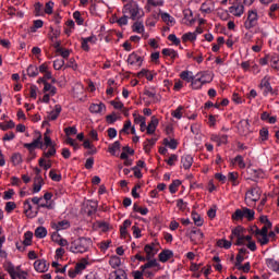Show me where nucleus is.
<instances>
[{"mask_svg": "<svg viewBox=\"0 0 279 279\" xmlns=\"http://www.w3.org/2000/svg\"><path fill=\"white\" fill-rule=\"evenodd\" d=\"M39 71H38V68L36 65H29L27 68V75L29 77H37Z\"/></svg>", "mask_w": 279, "mask_h": 279, "instance_id": "51", "label": "nucleus"}, {"mask_svg": "<svg viewBox=\"0 0 279 279\" xmlns=\"http://www.w3.org/2000/svg\"><path fill=\"white\" fill-rule=\"evenodd\" d=\"M181 165L185 170L191 169L193 167V157L191 155H183L181 157Z\"/></svg>", "mask_w": 279, "mask_h": 279, "instance_id": "28", "label": "nucleus"}, {"mask_svg": "<svg viewBox=\"0 0 279 279\" xmlns=\"http://www.w3.org/2000/svg\"><path fill=\"white\" fill-rule=\"evenodd\" d=\"M232 162L238 165L240 169H245V160L243 159V156L238 155L234 159H232Z\"/></svg>", "mask_w": 279, "mask_h": 279, "instance_id": "49", "label": "nucleus"}, {"mask_svg": "<svg viewBox=\"0 0 279 279\" xmlns=\"http://www.w3.org/2000/svg\"><path fill=\"white\" fill-rule=\"evenodd\" d=\"M60 112H62V106L56 105L47 116L48 121H56L60 117Z\"/></svg>", "mask_w": 279, "mask_h": 279, "instance_id": "23", "label": "nucleus"}, {"mask_svg": "<svg viewBox=\"0 0 279 279\" xmlns=\"http://www.w3.org/2000/svg\"><path fill=\"white\" fill-rule=\"evenodd\" d=\"M182 185V181L180 180H174L172 183L169 185V191L173 195L174 193H178V189Z\"/></svg>", "mask_w": 279, "mask_h": 279, "instance_id": "43", "label": "nucleus"}, {"mask_svg": "<svg viewBox=\"0 0 279 279\" xmlns=\"http://www.w3.org/2000/svg\"><path fill=\"white\" fill-rule=\"evenodd\" d=\"M182 110H184V107L179 106L174 111L171 112V116L174 119H182Z\"/></svg>", "mask_w": 279, "mask_h": 279, "instance_id": "55", "label": "nucleus"}, {"mask_svg": "<svg viewBox=\"0 0 279 279\" xmlns=\"http://www.w3.org/2000/svg\"><path fill=\"white\" fill-rule=\"evenodd\" d=\"M51 228L57 230V232H60V230H69V228H71V222L69 220L51 222Z\"/></svg>", "mask_w": 279, "mask_h": 279, "instance_id": "16", "label": "nucleus"}, {"mask_svg": "<svg viewBox=\"0 0 279 279\" xmlns=\"http://www.w3.org/2000/svg\"><path fill=\"white\" fill-rule=\"evenodd\" d=\"M45 25V22L43 20H35L33 22V26L31 27V32L36 33V29H40Z\"/></svg>", "mask_w": 279, "mask_h": 279, "instance_id": "53", "label": "nucleus"}, {"mask_svg": "<svg viewBox=\"0 0 279 279\" xmlns=\"http://www.w3.org/2000/svg\"><path fill=\"white\" fill-rule=\"evenodd\" d=\"M253 234L255 236V239L257 240V243H259V245L264 246L269 244V235L265 234V233H258L257 231H253Z\"/></svg>", "mask_w": 279, "mask_h": 279, "instance_id": "21", "label": "nucleus"}, {"mask_svg": "<svg viewBox=\"0 0 279 279\" xmlns=\"http://www.w3.org/2000/svg\"><path fill=\"white\" fill-rule=\"evenodd\" d=\"M217 246L223 247L225 250H230V247H232V242L226 239H221L217 241Z\"/></svg>", "mask_w": 279, "mask_h": 279, "instance_id": "47", "label": "nucleus"}, {"mask_svg": "<svg viewBox=\"0 0 279 279\" xmlns=\"http://www.w3.org/2000/svg\"><path fill=\"white\" fill-rule=\"evenodd\" d=\"M109 265L112 269H119V266L121 265V257H119L118 255L110 256Z\"/></svg>", "mask_w": 279, "mask_h": 279, "instance_id": "34", "label": "nucleus"}, {"mask_svg": "<svg viewBox=\"0 0 279 279\" xmlns=\"http://www.w3.org/2000/svg\"><path fill=\"white\" fill-rule=\"evenodd\" d=\"M270 66L275 71H279V54L278 53L270 54Z\"/></svg>", "mask_w": 279, "mask_h": 279, "instance_id": "37", "label": "nucleus"}, {"mask_svg": "<svg viewBox=\"0 0 279 279\" xmlns=\"http://www.w3.org/2000/svg\"><path fill=\"white\" fill-rule=\"evenodd\" d=\"M130 226H132V221L130 219L123 221V225L120 227L121 236H128V228H130Z\"/></svg>", "mask_w": 279, "mask_h": 279, "instance_id": "40", "label": "nucleus"}, {"mask_svg": "<svg viewBox=\"0 0 279 279\" xmlns=\"http://www.w3.org/2000/svg\"><path fill=\"white\" fill-rule=\"evenodd\" d=\"M89 112L93 114H101L102 112H106V105L104 102L92 104L89 106Z\"/></svg>", "mask_w": 279, "mask_h": 279, "instance_id": "20", "label": "nucleus"}, {"mask_svg": "<svg viewBox=\"0 0 279 279\" xmlns=\"http://www.w3.org/2000/svg\"><path fill=\"white\" fill-rule=\"evenodd\" d=\"M159 14L161 16V21L168 25V27H173L175 25V17L171 16V14L167 12H162L159 10Z\"/></svg>", "mask_w": 279, "mask_h": 279, "instance_id": "17", "label": "nucleus"}, {"mask_svg": "<svg viewBox=\"0 0 279 279\" xmlns=\"http://www.w3.org/2000/svg\"><path fill=\"white\" fill-rule=\"evenodd\" d=\"M44 145L45 147H56V143L51 141V137L47 133L44 134Z\"/></svg>", "mask_w": 279, "mask_h": 279, "instance_id": "54", "label": "nucleus"}, {"mask_svg": "<svg viewBox=\"0 0 279 279\" xmlns=\"http://www.w3.org/2000/svg\"><path fill=\"white\" fill-rule=\"evenodd\" d=\"M64 133H65L68 136H73V135L77 134V128H75V126L65 128V129H64Z\"/></svg>", "mask_w": 279, "mask_h": 279, "instance_id": "62", "label": "nucleus"}, {"mask_svg": "<svg viewBox=\"0 0 279 279\" xmlns=\"http://www.w3.org/2000/svg\"><path fill=\"white\" fill-rule=\"evenodd\" d=\"M259 88L263 92L264 97L274 95V87H271V76H264L259 83Z\"/></svg>", "mask_w": 279, "mask_h": 279, "instance_id": "8", "label": "nucleus"}, {"mask_svg": "<svg viewBox=\"0 0 279 279\" xmlns=\"http://www.w3.org/2000/svg\"><path fill=\"white\" fill-rule=\"evenodd\" d=\"M238 130L240 134H250V132H252V130H250V120H241L238 124Z\"/></svg>", "mask_w": 279, "mask_h": 279, "instance_id": "19", "label": "nucleus"}, {"mask_svg": "<svg viewBox=\"0 0 279 279\" xmlns=\"http://www.w3.org/2000/svg\"><path fill=\"white\" fill-rule=\"evenodd\" d=\"M182 40H183V43H193V41H195V40H197V34L196 33H185V34H183V36H182Z\"/></svg>", "mask_w": 279, "mask_h": 279, "instance_id": "41", "label": "nucleus"}, {"mask_svg": "<svg viewBox=\"0 0 279 279\" xmlns=\"http://www.w3.org/2000/svg\"><path fill=\"white\" fill-rule=\"evenodd\" d=\"M173 258V251L171 250H163L158 255V259L160 263H167L168 260H171Z\"/></svg>", "mask_w": 279, "mask_h": 279, "instance_id": "25", "label": "nucleus"}, {"mask_svg": "<svg viewBox=\"0 0 279 279\" xmlns=\"http://www.w3.org/2000/svg\"><path fill=\"white\" fill-rule=\"evenodd\" d=\"M41 136L39 135V137L35 138L32 143H25L24 147L25 149H28V151H34V149H37V147H43V141H41Z\"/></svg>", "mask_w": 279, "mask_h": 279, "instance_id": "18", "label": "nucleus"}, {"mask_svg": "<svg viewBox=\"0 0 279 279\" xmlns=\"http://www.w3.org/2000/svg\"><path fill=\"white\" fill-rule=\"evenodd\" d=\"M192 219L195 226H197L198 228H201V226H204V219H202V216H199L197 213H192Z\"/></svg>", "mask_w": 279, "mask_h": 279, "instance_id": "50", "label": "nucleus"}, {"mask_svg": "<svg viewBox=\"0 0 279 279\" xmlns=\"http://www.w3.org/2000/svg\"><path fill=\"white\" fill-rule=\"evenodd\" d=\"M165 0H147L145 4L146 12H154L156 8H162Z\"/></svg>", "mask_w": 279, "mask_h": 279, "instance_id": "14", "label": "nucleus"}, {"mask_svg": "<svg viewBox=\"0 0 279 279\" xmlns=\"http://www.w3.org/2000/svg\"><path fill=\"white\" fill-rule=\"evenodd\" d=\"M262 193L263 192L260 191V187H252L250 191L246 192V199H250V202H258L260 199Z\"/></svg>", "mask_w": 279, "mask_h": 279, "instance_id": "12", "label": "nucleus"}, {"mask_svg": "<svg viewBox=\"0 0 279 279\" xmlns=\"http://www.w3.org/2000/svg\"><path fill=\"white\" fill-rule=\"evenodd\" d=\"M32 203L37 206V210H40V208H47L48 210H52L53 205L52 204H43V197L35 196L33 198H27L24 202V213L26 217L29 219H34L36 215H38V211L32 210Z\"/></svg>", "mask_w": 279, "mask_h": 279, "instance_id": "1", "label": "nucleus"}, {"mask_svg": "<svg viewBox=\"0 0 279 279\" xmlns=\"http://www.w3.org/2000/svg\"><path fill=\"white\" fill-rule=\"evenodd\" d=\"M73 19L76 21L77 25H84V19H82V13H80V11L73 13Z\"/></svg>", "mask_w": 279, "mask_h": 279, "instance_id": "57", "label": "nucleus"}, {"mask_svg": "<svg viewBox=\"0 0 279 279\" xmlns=\"http://www.w3.org/2000/svg\"><path fill=\"white\" fill-rule=\"evenodd\" d=\"M120 149H121L120 141H116L113 144L109 145V147H108V151H109V154H111V156H116L117 151H119Z\"/></svg>", "mask_w": 279, "mask_h": 279, "instance_id": "38", "label": "nucleus"}, {"mask_svg": "<svg viewBox=\"0 0 279 279\" xmlns=\"http://www.w3.org/2000/svg\"><path fill=\"white\" fill-rule=\"evenodd\" d=\"M49 178H50L53 182H60V180H62V175L56 173V170H50V172H49Z\"/></svg>", "mask_w": 279, "mask_h": 279, "instance_id": "59", "label": "nucleus"}, {"mask_svg": "<svg viewBox=\"0 0 279 279\" xmlns=\"http://www.w3.org/2000/svg\"><path fill=\"white\" fill-rule=\"evenodd\" d=\"M90 245H93V240L89 238H78L71 242L70 252L73 254H84L90 250Z\"/></svg>", "mask_w": 279, "mask_h": 279, "instance_id": "3", "label": "nucleus"}, {"mask_svg": "<svg viewBox=\"0 0 279 279\" xmlns=\"http://www.w3.org/2000/svg\"><path fill=\"white\" fill-rule=\"evenodd\" d=\"M180 78L183 80L184 82H187L193 84V80L195 78V75H193L192 71L185 70L180 73Z\"/></svg>", "mask_w": 279, "mask_h": 279, "instance_id": "31", "label": "nucleus"}, {"mask_svg": "<svg viewBox=\"0 0 279 279\" xmlns=\"http://www.w3.org/2000/svg\"><path fill=\"white\" fill-rule=\"evenodd\" d=\"M158 118L156 116H153L150 119V122L147 125V134L151 135L156 133V129L158 128Z\"/></svg>", "mask_w": 279, "mask_h": 279, "instance_id": "26", "label": "nucleus"}, {"mask_svg": "<svg viewBox=\"0 0 279 279\" xmlns=\"http://www.w3.org/2000/svg\"><path fill=\"white\" fill-rule=\"evenodd\" d=\"M229 11L233 16H241L243 12H245V7H243V4H233L230 7Z\"/></svg>", "mask_w": 279, "mask_h": 279, "instance_id": "27", "label": "nucleus"}, {"mask_svg": "<svg viewBox=\"0 0 279 279\" xmlns=\"http://www.w3.org/2000/svg\"><path fill=\"white\" fill-rule=\"evenodd\" d=\"M228 180L230 182H233V186H236V184H238L236 180H239V173H236V172H229Z\"/></svg>", "mask_w": 279, "mask_h": 279, "instance_id": "60", "label": "nucleus"}, {"mask_svg": "<svg viewBox=\"0 0 279 279\" xmlns=\"http://www.w3.org/2000/svg\"><path fill=\"white\" fill-rule=\"evenodd\" d=\"M49 149L45 150L43 154V158H51L56 156V146H48Z\"/></svg>", "mask_w": 279, "mask_h": 279, "instance_id": "52", "label": "nucleus"}, {"mask_svg": "<svg viewBox=\"0 0 279 279\" xmlns=\"http://www.w3.org/2000/svg\"><path fill=\"white\" fill-rule=\"evenodd\" d=\"M43 90L45 94L51 95V97L58 93V88H56V86L51 85L50 83H45Z\"/></svg>", "mask_w": 279, "mask_h": 279, "instance_id": "39", "label": "nucleus"}, {"mask_svg": "<svg viewBox=\"0 0 279 279\" xmlns=\"http://www.w3.org/2000/svg\"><path fill=\"white\" fill-rule=\"evenodd\" d=\"M62 66H64V59H57L53 61V69L56 71H60V69H62Z\"/></svg>", "mask_w": 279, "mask_h": 279, "instance_id": "61", "label": "nucleus"}, {"mask_svg": "<svg viewBox=\"0 0 279 279\" xmlns=\"http://www.w3.org/2000/svg\"><path fill=\"white\" fill-rule=\"evenodd\" d=\"M11 162L14 167H19V165L23 162V157L21 156V154L15 153L11 157Z\"/></svg>", "mask_w": 279, "mask_h": 279, "instance_id": "45", "label": "nucleus"}, {"mask_svg": "<svg viewBox=\"0 0 279 279\" xmlns=\"http://www.w3.org/2000/svg\"><path fill=\"white\" fill-rule=\"evenodd\" d=\"M161 53L162 56H166L167 58H170L172 60H178V58H180V54L178 53V51L171 48L162 49Z\"/></svg>", "mask_w": 279, "mask_h": 279, "instance_id": "30", "label": "nucleus"}, {"mask_svg": "<svg viewBox=\"0 0 279 279\" xmlns=\"http://www.w3.org/2000/svg\"><path fill=\"white\" fill-rule=\"evenodd\" d=\"M144 252L146 254L147 260H150V258H154L158 252H160V243L158 242H153L149 244H146L144 246Z\"/></svg>", "mask_w": 279, "mask_h": 279, "instance_id": "9", "label": "nucleus"}, {"mask_svg": "<svg viewBox=\"0 0 279 279\" xmlns=\"http://www.w3.org/2000/svg\"><path fill=\"white\" fill-rule=\"evenodd\" d=\"M34 267L39 274H45V271H47V263L45 260H35Z\"/></svg>", "mask_w": 279, "mask_h": 279, "instance_id": "32", "label": "nucleus"}, {"mask_svg": "<svg viewBox=\"0 0 279 279\" xmlns=\"http://www.w3.org/2000/svg\"><path fill=\"white\" fill-rule=\"evenodd\" d=\"M148 262L141 266L142 271H145V269H154V271H160L162 269V266H160V263H158V259L151 257L150 259H147Z\"/></svg>", "mask_w": 279, "mask_h": 279, "instance_id": "11", "label": "nucleus"}, {"mask_svg": "<svg viewBox=\"0 0 279 279\" xmlns=\"http://www.w3.org/2000/svg\"><path fill=\"white\" fill-rule=\"evenodd\" d=\"M32 239H34V233L32 231L25 232L23 245H25V247H29V245H32Z\"/></svg>", "mask_w": 279, "mask_h": 279, "instance_id": "42", "label": "nucleus"}, {"mask_svg": "<svg viewBox=\"0 0 279 279\" xmlns=\"http://www.w3.org/2000/svg\"><path fill=\"white\" fill-rule=\"evenodd\" d=\"M46 157H41L38 160L39 167H43V169H45V171H49V169H51V160H47L45 159Z\"/></svg>", "mask_w": 279, "mask_h": 279, "instance_id": "44", "label": "nucleus"}, {"mask_svg": "<svg viewBox=\"0 0 279 279\" xmlns=\"http://www.w3.org/2000/svg\"><path fill=\"white\" fill-rule=\"evenodd\" d=\"M56 5V3H53V1H49L46 3L45 5V14H53V7Z\"/></svg>", "mask_w": 279, "mask_h": 279, "instance_id": "56", "label": "nucleus"}, {"mask_svg": "<svg viewBox=\"0 0 279 279\" xmlns=\"http://www.w3.org/2000/svg\"><path fill=\"white\" fill-rule=\"evenodd\" d=\"M242 245H245L251 252H256L257 250L256 241L252 239V235H245Z\"/></svg>", "mask_w": 279, "mask_h": 279, "instance_id": "22", "label": "nucleus"}, {"mask_svg": "<svg viewBox=\"0 0 279 279\" xmlns=\"http://www.w3.org/2000/svg\"><path fill=\"white\" fill-rule=\"evenodd\" d=\"M210 82H213V74L208 71H202L194 76V80L191 83V88L193 90H202V87L205 84H210Z\"/></svg>", "mask_w": 279, "mask_h": 279, "instance_id": "4", "label": "nucleus"}, {"mask_svg": "<svg viewBox=\"0 0 279 279\" xmlns=\"http://www.w3.org/2000/svg\"><path fill=\"white\" fill-rule=\"evenodd\" d=\"M122 12L132 21H138V19H143V16H145V13L143 12V9H141V7L138 5V2L134 0L129 1L123 7Z\"/></svg>", "mask_w": 279, "mask_h": 279, "instance_id": "2", "label": "nucleus"}, {"mask_svg": "<svg viewBox=\"0 0 279 279\" xmlns=\"http://www.w3.org/2000/svg\"><path fill=\"white\" fill-rule=\"evenodd\" d=\"M4 269L9 272L11 279H27V271L21 270V266H14L12 262H5Z\"/></svg>", "mask_w": 279, "mask_h": 279, "instance_id": "5", "label": "nucleus"}, {"mask_svg": "<svg viewBox=\"0 0 279 279\" xmlns=\"http://www.w3.org/2000/svg\"><path fill=\"white\" fill-rule=\"evenodd\" d=\"M109 279H128V272L123 269L114 270L112 275H110Z\"/></svg>", "mask_w": 279, "mask_h": 279, "instance_id": "35", "label": "nucleus"}, {"mask_svg": "<svg viewBox=\"0 0 279 279\" xmlns=\"http://www.w3.org/2000/svg\"><path fill=\"white\" fill-rule=\"evenodd\" d=\"M35 236L37 239H45V236H47V228L45 227H38L36 230H35Z\"/></svg>", "mask_w": 279, "mask_h": 279, "instance_id": "46", "label": "nucleus"}, {"mask_svg": "<svg viewBox=\"0 0 279 279\" xmlns=\"http://www.w3.org/2000/svg\"><path fill=\"white\" fill-rule=\"evenodd\" d=\"M199 10L202 14H213L215 12V1L207 0L203 2Z\"/></svg>", "mask_w": 279, "mask_h": 279, "instance_id": "15", "label": "nucleus"}, {"mask_svg": "<svg viewBox=\"0 0 279 279\" xmlns=\"http://www.w3.org/2000/svg\"><path fill=\"white\" fill-rule=\"evenodd\" d=\"M143 57H141L138 53L136 52H132L131 54H129L128 57V64H130L131 66H137L138 69H141V66H143Z\"/></svg>", "mask_w": 279, "mask_h": 279, "instance_id": "10", "label": "nucleus"}, {"mask_svg": "<svg viewBox=\"0 0 279 279\" xmlns=\"http://www.w3.org/2000/svg\"><path fill=\"white\" fill-rule=\"evenodd\" d=\"M230 239H238L235 245H243V241L245 240V235H243L241 227H238L231 231Z\"/></svg>", "mask_w": 279, "mask_h": 279, "instance_id": "13", "label": "nucleus"}, {"mask_svg": "<svg viewBox=\"0 0 279 279\" xmlns=\"http://www.w3.org/2000/svg\"><path fill=\"white\" fill-rule=\"evenodd\" d=\"M58 53H60V56H61L64 60H66V59H69V56H71V50L65 49V48H61V49L58 50Z\"/></svg>", "mask_w": 279, "mask_h": 279, "instance_id": "63", "label": "nucleus"}, {"mask_svg": "<svg viewBox=\"0 0 279 279\" xmlns=\"http://www.w3.org/2000/svg\"><path fill=\"white\" fill-rule=\"evenodd\" d=\"M258 10L251 9L247 12L246 20L244 21V27L245 29H254L258 25Z\"/></svg>", "mask_w": 279, "mask_h": 279, "instance_id": "7", "label": "nucleus"}, {"mask_svg": "<svg viewBox=\"0 0 279 279\" xmlns=\"http://www.w3.org/2000/svg\"><path fill=\"white\" fill-rule=\"evenodd\" d=\"M133 32L136 34H145V25L142 22H135L133 24Z\"/></svg>", "mask_w": 279, "mask_h": 279, "instance_id": "48", "label": "nucleus"}, {"mask_svg": "<svg viewBox=\"0 0 279 279\" xmlns=\"http://www.w3.org/2000/svg\"><path fill=\"white\" fill-rule=\"evenodd\" d=\"M168 40H170V43L174 44L175 47L180 46V38H178V36H175V34H170L168 36Z\"/></svg>", "mask_w": 279, "mask_h": 279, "instance_id": "64", "label": "nucleus"}, {"mask_svg": "<svg viewBox=\"0 0 279 279\" xmlns=\"http://www.w3.org/2000/svg\"><path fill=\"white\" fill-rule=\"evenodd\" d=\"M43 184H45L43 177L35 178L33 193H40V189H43Z\"/></svg>", "mask_w": 279, "mask_h": 279, "instance_id": "36", "label": "nucleus"}, {"mask_svg": "<svg viewBox=\"0 0 279 279\" xmlns=\"http://www.w3.org/2000/svg\"><path fill=\"white\" fill-rule=\"evenodd\" d=\"M210 141H213V143H217L218 147H220V145H228V135L213 134L210 136Z\"/></svg>", "mask_w": 279, "mask_h": 279, "instance_id": "24", "label": "nucleus"}, {"mask_svg": "<svg viewBox=\"0 0 279 279\" xmlns=\"http://www.w3.org/2000/svg\"><path fill=\"white\" fill-rule=\"evenodd\" d=\"M278 10H279V4H271L270 5V9H269V16H270V19H276V12H278Z\"/></svg>", "mask_w": 279, "mask_h": 279, "instance_id": "58", "label": "nucleus"}, {"mask_svg": "<svg viewBox=\"0 0 279 279\" xmlns=\"http://www.w3.org/2000/svg\"><path fill=\"white\" fill-rule=\"evenodd\" d=\"M156 75H157L156 72L149 71V70H142L138 73L140 77H146V80H148V82H153L154 77H156Z\"/></svg>", "mask_w": 279, "mask_h": 279, "instance_id": "33", "label": "nucleus"}, {"mask_svg": "<svg viewBox=\"0 0 279 279\" xmlns=\"http://www.w3.org/2000/svg\"><path fill=\"white\" fill-rule=\"evenodd\" d=\"M254 215H256V213L253 209L243 207L241 209H236L232 214V219L233 221H243V219H247V221H254Z\"/></svg>", "mask_w": 279, "mask_h": 279, "instance_id": "6", "label": "nucleus"}, {"mask_svg": "<svg viewBox=\"0 0 279 279\" xmlns=\"http://www.w3.org/2000/svg\"><path fill=\"white\" fill-rule=\"evenodd\" d=\"M266 265L268 269H271V271H275V274L279 275V262L274 258H267Z\"/></svg>", "mask_w": 279, "mask_h": 279, "instance_id": "29", "label": "nucleus"}]
</instances>
